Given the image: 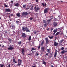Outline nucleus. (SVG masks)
<instances>
[{"mask_svg": "<svg viewBox=\"0 0 67 67\" xmlns=\"http://www.w3.org/2000/svg\"><path fill=\"white\" fill-rule=\"evenodd\" d=\"M40 46H39L38 47V49H40Z\"/></svg>", "mask_w": 67, "mask_h": 67, "instance_id": "obj_48", "label": "nucleus"}, {"mask_svg": "<svg viewBox=\"0 0 67 67\" xmlns=\"http://www.w3.org/2000/svg\"><path fill=\"white\" fill-rule=\"evenodd\" d=\"M44 43V40H43L41 42V43L40 45L41 46H43V44Z\"/></svg>", "mask_w": 67, "mask_h": 67, "instance_id": "obj_10", "label": "nucleus"}, {"mask_svg": "<svg viewBox=\"0 0 67 67\" xmlns=\"http://www.w3.org/2000/svg\"><path fill=\"white\" fill-rule=\"evenodd\" d=\"M13 62L14 63H17V62L16 61V60L15 59H14L13 60Z\"/></svg>", "mask_w": 67, "mask_h": 67, "instance_id": "obj_16", "label": "nucleus"}, {"mask_svg": "<svg viewBox=\"0 0 67 67\" xmlns=\"http://www.w3.org/2000/svg\"><path fill=\"white\" fill-rule=\"evenodd\" d=\"M4 5L5 6V7H7V5H6V4H4Z\"/></svg>", "mask_w": 67, "mask_h": 67, "instance_id": "obj_43", "label": "nucleus"}, {"mask_svg": "<svg viewBox=\"0 0 67 67\" xmlns=\"http://www.w3.org/2000/svg\"><path fill=\"white\" fill-rule=\"evenodd\" d=\"M31 36H30L29 37V41H30L31 40Z\"/></svg>", "mask_w": 67, "mask_h": 67, "instance_id": "obj_29", "label": "nucleus"}, {"mask_svg": "<svg viewBox=\"0 0 67 67\" xmlns=\"http://www.w3.org/2000/svg\"><path fill=\"white\" fill-rule=\"evenodd\" d=\"M20 59H18V62H19V61H20Z\"/></svg>", "mask_w": 67, "mask_h": 67, "instance_id": "obj_47", "label": "nucleus"}, {"mask_svg": "<svg viewBox=\"0 0 67 67\" xmlns=\"http://www.w3.org/2000/svg\"><path fill=\"white\" fill-rule=\"evenodd\" d=\"M48 55V53H47L46 54V55Z\"/></svg>", "mask_w": 67, "mask_h": 67, "instance_id": "obj_57", "label": "nucleus"}, {"mask_svg": "<svg viewBox=\"0 0 67 67\" xmlns=\"http://www.w3.org/2000/svg\"><path fill=\"white\" fill-rule=\"evenodd\" d=\"M66 52H67V50H63L61 51V53L62 54H64Z\"/></svg>", "mask_w": 67, "mask_h": 67, "instance_id": "obj_6", "label": "nucleus"}, {"mask_svg": "<svg viewBox=\"0 0 67 67\" xmlns=\"http://www.w3.org/2000/svg\"><path fill=\"white\" fill-rule=\"evenodd\" d=\"M57 54V52H56L54 54V57H56Z\"/></svg>", "mask_w": 67, "mask_h": 67, "instance_id": "obj_26", "label": "nucleus"}, {"mask_svg": "<svg viewBox=\"0 0 67 67\" xmlns=\"http://www.w3.org/2000/svg\"><path fill=\"white\" fill-rule=\"evenodd\" d=\"M40 10V8L38 7L35 6L34 8V10L35 11V12H38V11H39Z\"/></svg>", "mask_w": 67, "mask_h": 67, "instance_id": "obj_2", "label": "nucleus"}, {"mask_svg": "<svg viewBox=\"0 0 67 67\" xmlns=\"http://www.w3.org/2000/svg\"><path fill=\"white\" fill-rule=\"evenodd\" d=\"M19 4L18 3H16L15 4V6L16 7H19Z\"/></svg>", "mask_w": 67, "mask_h": 67, "instance_id": "obj_21", "label": "nucleus"}, {"mask_svg": "<svg viewBox=\"0 0 67 67\" xmlns=\"http://www.w3.org/2000/svg\"><path fill=\"white\" fill-rule=\"evenodd\" d=\"M53 17H54L52 15L50 17V18L51 19H53Z\"/></svg>", "mask_w": 67, "mask_h": 67, "instance_id": "obj_36", "label": "nucleus"}, {"mask_svg": "<svg viewBox=\"0 0 67 67\" xmlns=\"http://www.w3.org/2000/svg\"><path fill=\"white\" fill-rule=\"evenodd\" d=\"M12 28L15 29V26H14L13 24L11 26Z\"/></svg>", "mask_w": 67, "mask_h": 67, "instance_id": "obj_22", "label": "nucleus"}, {"mask_svg": "<svg viewBox=\"0 0 67 67\" xmlns=\"http://www.w3.org/2000/svg\"><path fill=\"white\" fill-rule=\"evenodd\" d=\"M53 25L54 26H56L57 25V23L56 22H53Z\"/></svg>", "mask_w": 67, "mask_h": 67, "instance_id": "obj_11", "label": "nucleus"}, {"mask_svg": "<svg viewBox=\"0 0 67 67\" xmlns=\"http://www.w3.org/2000/svg\"><path fill=\"white\" fill-rule=\"evenodd\" d=\"M43 23H46V21L45 20H43Z\"/></svg>", "mask_w": 67, "mask_h": 67, "instance_id": "obj_44", "label": "nucleus"}, {"mask_svg": "<svg viewBox=\"0 0 67 67\" xmlns=\"http://www.w3.org/2000/svg\"><path fill=\"white\" fill-rule=\"evenodd\" d=\"M52 57V55H50L49 56L50 58H51V57Z\"/></svg>", "mask_w": 67, "mask_h": 67, "instance_id": "obj_52", "label": "nucleus"}, {"mask_svg": "<svg viewBox=\"0 0 67 67\" xmlns=\"http://www.w3.org/2000/svg\"><path fill=\"white\" fill-rule=\"evenodd\" d=\"M26 9H29V8H26Z\"/></svg>", "mask_w": 67, "mask_h": 67, "instance_id": "obj_54", "label": "nucleus"}, {"mask_svg": "<svg viewBox=\"0 0 67 67\" xmlns=\"http://www.w3.org/2000/svg\"><path fill=\"white\" fill-rule=\"evenodd\" d=\"M48 37L50 39H52L54 37V36H52L50 37V36H49Z\"/></svg>", "mask_w": 67, "mask_h": 67, "instance_id": "obj_30", "label": "nucleus"}, {"mask_svg": "<svg viewBox=\"0 0 67 67\" xmlns=\"http://www.w3.org/2000/svg\"><path fill=\"white\" fill-rule=\"evenodd\" d=\"M20 13H18L16 14V16L18 17H20Z\"/></svg>", "mask_w": 67, "mask_h": 67, "instance_id": "obj_15", "label": "nucleus"}, {"mask_svg": "<svg viewBox=\"0 0 67 67\" xmlns=\"http://www.w3.org/2000/svg\"><path fill=\"white\" fill-rule=\"evenodd\" d=\"M59 32V34H60V35H61L63 34V33L61 31Z\"/></svg>", "mask_w": 67, "mask_h": 67, "instance_id": "obj_25", "label": "nucleus"}, {"mask_svg": "<svg viewBox=\"0 0 67 67\" xmlns=\"http://www.w3.org/2000/svg\"><path fill=\"white\" fill-rule=\"evenodd\" d=\"M8 40H9V42H11L12 40V39H11L10 38H8Z\"/></svg>", "mask_w": 67, "mask_h": 67, "instance_id": "obj_34", "label": "nucleus"}, {"mask_svg": "<svg viewBox=\"0 0 67 67\" xmlns=\"http://www.w3.org/2000/svg\"><path fill=\"white\" fill-rule=\"evenodd\" d=\"M5 47L4 46V45H3V46H2V48H4Z\"/></svg>", "mask_w": 67, "mask_h": 67, "instance_id": "obj_45", "label": "nucleus"}, {"mask_svg": "<svg viewBox=\"0 0 67 67\" xmlns=\"http://www.w3.org/2000/svg\"><path fill=\"white\" fill-rule=\"evenodd\" d=\"M37 32H35L34 33V34H36Z\"/></svg>", "mask_w": 67, "mask_h": 67, "instance_id": "obj_50", "label": "nucleus"}, {"mask_svg": "<svg viewBox=\"0 0 67 67\" xmlns=\"http://www.w3.org/2000/svg\"><path fill=\"white\" fill-rule=\"evenodd\" d=\"M8 32L7 31H6L5 32V34H7V33Z\"/></svg>", "mask_w": 67, "mask_h": 67, "instance_id": "obj_59", "label": "nucleus"}, {"mask_svg": "<svg viewBox=\"0 0 67 67\" xmlns=\"http://www.w3.org/2000/svg\"><path fill=\"white\" fill-rule=\"evenodd\" d=\"M10 6H11V7H12V6H13V4H10Z\"/></svg>", "mask_w": 67, "mask_h": 67, "instance_id": "obj_61", "label": "nucleus"}, {"mask_svg": "<svg viewBox=\"0 0 67 67\" xmlns=\"http://www.w3.org/2000/svg\"><path fill=\"white\" fill-rule=\"evenodd\" d=\"M30 20H32L33 19V18L32 17H30L29 18Z\"/></svg>", "mask_w": 67, "mask_h": 67, "instance_id": "obj_40", "label": "nucleus"}, {"mask_svg": "<svg viewBox=\"0 0 67 67\" xmlns=\"http://www.w3.org/2000/svg\"><path fill=\"white\" fill-rule=\"evenodd\" d=\"M16 22L17 23H18L19 22V21H16Z\"/></svg>", "mask_w": 67, "mask_h": 67, "instance_id": "obj_53", "label": "nucleus"}, {"mask_svg": "<svg viewBox=\"0 0 67 67\" xmlns=\"http://www.w3.org/2000/svg\"><path fill=\"white\" fill-rule=\"evenodd\" d=\"M53 28H51V29H50V31L51 32H52V30H53Z\"/></svg>", "mask_w": 67, "mask_h": 67, "instance_id": "obj_37", "label": "nucleus"}, {"mask_svg": "<svg viewBox=\"0 0 67 67\" xmlns=\"http://www.w3.org/2000/svg\"><path fill=\"white\" fill-rule=\"evenodd\" d=\"M52 20L51 19H49L48 20H47V22L48 23H49L51 22V21Z\"/></svg>", "mask_w": 67, "mask_h": 67, "instance_id": "obj_31", "label": "nucleus"}, {"mask_svg": "<svg viewBox=\"0 0 67 67\" xmlns=\"http://www.w3.org/2000/svg\"><path fill=\"white\" fill-rule=\"evenodd\" d=\"M26 5L25 4V5H24L23 6V8H25L26 7Z\"/></svg>", "mask_w": 67, "mask_h": 67, "instance_id": "obj_39", "label": "nucleus"}, {"mask_svg": "<svg viewBox=\"0 0 67 67\" xmlns=\"http://www.w3.org/2000/svg\"><path fill=\"white\" fill-rule=\"evenodd\" d=\"M47 51L48 53H50L51 52V49H47Z\"/></svg>", "mask_w": 67, "mask_h": 67, "instance_id": "obj_24", "label": "nucleus"}, {"mask_svg": "<svg viewBox=\"0 0 67 67\" xmlns=\"http://www.w3.org/2000/svg\"><path fill=\"white\" fill-rule=\"evenodd\" d=\"M11 3H13V1H11Z\"/></svg>", "mask_w": 67, "mask_h": 67, "instance_id": "obj_51", "label": "nucleus"}, {"mask_svg": "<svg viewBox=\"0 0 67 67\" xmlns=\"http://www.w3.org/2000/svg\"><path fill=\"white\" fill-rule=\"evenodd\" d=\"M32 51H34V50H36L35 49H34V48H31Z\"/></svg>", "mask_w": 67, "mask_h": 67, "instance_id": "obj_41", "label": "nucleus"}, {"mask_svg": "<svg viewBox=\"0 0 67 67\" xmlns=\"http://www.w3.org/2000/svg\"><path fill=\"white\" fill-rule=\"evenodd\" d=\"M64 40L63 39L61 40H60V41H59V43H62L63 42H64Z\"/></svg>", "mask_w": 67, "mask_h": 67, "instance_id": "obj_27", "label": "nucleus"}, {"mask_svg": "<svg viewBox=\"0 0 67 67\" xmlns=\"http://www.w3.org/2000/svg\"><path fill=\"white\" fill-rule=\"evenodd\" d=\"M32 67H36V66H32Z\"/></svg>", "mask_w": 67, "mask_h": 67, "instance_id": "obj_64", "label": "nucleus"}, {"mask_svg": "<svg viewBox=\"0 0 67 67\" xmlns=\"http://www.w3.org/2000/svg\"><path fill=\"white\" fill-rule=\"evenodd\" d=\"M58 34H59V32H57L56 33L55 35V36H57V35H58Z\"/></svg>", "mask_w": 67, "mask_h": 67, "instance_id": "obj_33", "label": "nucleus"}, {"mask_svg": "<svg viewBox=\"0 0 67 67\" xmlns=\"http://www.w3.org/2000/svg\"><path fill=\"white\" fill-rule=\"evenodd\" d=\"M8 67H11L10 64H9L8 65Z\"/></svg>", "mask_w": 67, "mask_h": 67, "instance_id": "obj_49", "label": "nucleus"}, {"mask_svg": "<svg viewBox=\"0 0 67 67\" xmlns=\"http://www.w3.org/2000/svg\"><path fill=\"white\" fill-rule=\"evenodd\" d=\"M50 55H52V53H51L50 54Z\"/></svg>", "mask_w": 67, "mask_h": 67, "instance_id": "obj_60", "label": "nucleus"}, {"mask_svg": "<svg viewBox=\"0 0 67 67\" xmlns=\"http://www.w3.org/2000/svg\"><path fill=\"white\" fill-rule=\"evenodd\" d=\"M22 30L24 32L26 31V32H30V31L29 30L28 28L27 27L25 28L24 27H22Z\"/></svg>", "mask_w": 67, "mask_h": 67, "instance_id": "obj_1", "label": "nucleus"}, {"mask_svg": "<svg viewBox=\"0 0 67 67\" xmlns=\"http://www.w3.org/2000/svg\"><path fill=\"white\" fill-rule=\"evenodd\" d=\"M33 6H32V7H31L30 9L31 10H33Z\"/></svg>", "mask_w": 67, "mask_h": 67, "instance_id": "obj_32", "label": "nucleus"}, {"mask_svg": "<svg viewBox=\"0 0 67 67\" xmlns=\"http://www.w3.org/2000/svg\"><path fill=\"white\" fill-rule=\"evenodd\" d=\"M49 10V8H46L44 10V13H47L48 12V10Z\"/></svg>", "mask_w": 67, "mask_h": 67, "instance_id": "obj_4", "label": "nucleus"}, {"mask_svg": "<svg viewBox=\"0 0 67 67\" xmlns=\"http://www.w3.org/2000/svg\"><path fill=\"white\" fill-rule=\"evenodd\" d=\"M47 24L46 23H45V24L44 25V27H46L47 26Z\"/></svg>", "mask_w": 67, "mask_h": 67, "instance_id": "obj_28", "label": "nucleus"}, {"mask_svg": "<svg viewBox=\"0 0 67 67\" xmlns=\"http://www.w3.org/2000/svg\"><path fill=\"white\" fill-rule=\"evenodd\" d=\"M42 63L43 64H44L45 65H46V63L44 60V59H42Z\"/></svg>", "mask_w": 67, "mask_h": 67, "instance_id": "obj_13", "label": "nucleus"}, {"mask_svg": "<svg viewBox=\"0 0 67 67\" xmlns=\"http://www.w3.org/2000/svg\"><path fill=\"white\" fill-rule=\"evenodd\" d=\"M11 16H13V14H11L10 15Z\"/></svg>", "mask_w": 67, "mask_h": 67, "instance_id": "obj_46", "label": "nucleus"}, {"mask_svg": "<svg viewBox=\"0 0 67 67\" xmlns=\"http://www.w3.org/2000/svg\"><path fill=\"white\" fill-rule=\"evenodd\" d=\"M28 13L26 12H23L22 13V15H27L28 14Z\"/></svg>", "mask_w": 67, "mask_h": 67, "instance_id": "obj_5", "label": "nucleus"}, {"mask_svg": "<svg viewBox=\"0 0 67 67\" xmlns=\"http://www.w3.org/2000/svg\"><path fill=\"white\" fill-rule=\"evenodd\" d=\"M4 66V65L0 64V66H1V67H3Z\"/></svg>", "mask_w": 67, "mask_h": 67, "instance_id": "obj_35", "label": "nucleus"}, {"mask_svg": "<svg viewBox=\"0 0 67 67\" xmlns=\"http://www.w3.org/2000/svg\"><path fill=\"white\" fill-rule=\"evenodd\" d=\"M22 63V60H20V62H18V66H19L21 65V64Z\"/></svg>", "mask_w": 67, "mask_h": 67, "instance_id": "obj_8", "label": "nucleus"}, {"mask_svg": "<svg viewBox=\"0 0 67 67\" xmlns=\"http://www.w3.org/2000/svg\"><path fill=\"white\" fill-rule=\"evenodd\" d=\"M5 10L7 12H10L11 11L10 9H5Z\"/></svg>", "mask_w": 67, "mask_h": 67, "instance_id": "obj_12", "label": "nucleus"}, {"mask_svg": "<svg viewBox=\"0 0 67 67\" xmlns=\"http://www.w3.org/2000/svg\"><path fill=\"white\" fill-rule=\"evenodd\" d=\"M49 28H47V30H49Z\"/></svg>", "mask_w": 67, "mask_h": 67, "instance_id": "obj_63", "label": "nucleus"}, {"mask_svg": "<svg viewBox=\"0 0 67 67\" xmlns=\"http://www.w3.org/2000/svg\"><path fill=\"white\" fill-rule=\"evenodd\" d=\"M38 55H39V54L38 53H37L35 54V56H38Z\"/></svg>", "mask_w": 67, "mask_h": 67, "instance_id": "obj_42", "label": "nucleus"}, {"mask_svg": "<svg viewBox=\"0 0 67 67\" xmlns=\"http://www.w3.org/2000/svg\"><path fill=\"white\" fill-rule=\"evenodd\" d=\"M41 4H42V5L43 6V7H44V6H46L47 5H46V3H45V4H44V3H42Z\"/></svg>", "mask_w": 67, "mask_h": 67, "instance_id": "obj_19", "label": "nucleus"}, {"mask_svg": "<svg viewBox=\"0 0 67 67\" xmlns=\"http://www.w3.org/2000/svg\"><path fill=\"white\" fill-rule=\"evenodd\" d=\"M21 35V37H23L24 38H25L27 36L26 34L25 33H22Z\"/></svg>", "mask_w": 67, "mask_h": 67, "instance_id": "obj_3", "label": "nucleus"}, {"mask_svg": "<svg viewBox=\"0 0 67 67\" xmlns=\"http://www.w3.org/2000/svg\"><path fill=\"white\" fill-rule=\"evenodd\" d=\"M8 50H10V51H12V50H13V49H14V48L13 47H10L8 48Z\"/></svg>", "mask_w": 67, "mask_h": 67, "instance_id": "obj_9", "label": "nucleus"}, {"mask_svg": "<svg viewBox=\"0 0 67 67\" xmlns=\"http://www.w3.org/2000/svg\"><path fill=\"white\" fill-rule=\"evenodd\" d=\"M41 50H42V51H44L45 48L43 47H41Z\"/></svg>", "mask_w": 67, "mask_h": 67, "instance_id": "obj_20", "label": "nucleus"}, {"mask_svg": "<svg viewBox=\"0 0 67 67\" xmlns=\"http://www.w3.org/2000/svg\"><path fill=\"white\" fill-rule=\"evenodd\" d=\"M36 1L37 2H38V0H36Z\"/></svg>", "mask_w": 67, "mask_h": 67, "instance_id": "obj_56", "label": "nucleus"}, {"mask_svg": "<svg viewBox=\"0 0 67 67\" xmlns=\"http://www.w3.org/2000/svg\"><path fill=\"white\" fill-rule=\"evenodd\" d=\"M45 39L46 42V44H48V43L49 42V41L48 38H46Z\"/></svg>", "mask_w": 67, "mask_h": 67, "instance_id": "obj_7", "label": "nucleus"}, {"mask_svg": "<svg viewBox=\"0 0 67 67\" xmlns=\"http://www.w3.org/2000/svg\"><path fill=\"white\" fill-rule=\"evenodd\" d=\"M22 54H23V55L24 56V55H25V54L24 53H22Z\"/></svg>", "mask_w": 67, "mask_h": 67, "instance_id": "obj_55", "label": "nucleus"}, {"mask_svg": "<svg viewBox=\"0 0 67 67\" xmlns=\"http://www.w3.org/2000/svg\"><path fill=\"white\" fill-rule=\"evenodd\" d=\"M57 29H56L55 30H54L53 31V32H54V33L53 34V35H54L55 34V33L57 32Z\"/></svg>", "mask_w": 67, "mask_h": 67, "instance_id": "obj_17", "label": "nucleus"}, {"mask_svg": "<svg viewBox=\"0 0 67 67\" xmlns=\"http://www.w3.org/2000/svg\"><path fill=\"white\" fill-rule=\"evenodd\" d=\"M21 52L22 53H25V51L24 50V48H23L21 49Z\"/></svg>", "mask_w": 67, "mask_h": 67, "instance_id": "obj_18", "label": "nucleus"}, {"mask_svg": "<svg viewBox=\"0 0 67 67\" xmlns=\"http://www.w3.org/2000/svg\"><path fill=\"white\" fill-rule=\"evenodd\" d=\"M51 67H54V66L53 65H51Z\"/></svg>", "mask_w": 67, "mask_h": 67, "instance_id": "obj_62", "label": "nucleus"}, {"mask_svg": "<svg viewBox=\"0 0 67 67\" xmlns=\"http://www.w3.org/2000/svg\"><path fill=\"white\" fill-rule=\"evenodd\" d=\"M64 47H62L61 48V50L62 51L63 50H64Z\"/></svg>", "mask_w": 67, "mask_h": 67, "instance_id": "obj_38", "label": "nucleus"}, {"mask_svg": "<svg viewBox=\"0 0 67 67\" xmlns=\"http://www.w3.org/2000/svg\"><path fill=\"white\" fill-rule=\"evenodd\" d=\"M18 45H21V44L22 43V41H20L19 42H18Z\"/></svg>", "mask_w": 67, "mask_h": 67, "instance_id": "obj_23", "label": "nucleus"}, {"mask_svg": "<svg viewBox=\"0 0 67 67\" xmlns=\"http://www.w3.org/2000/svg\"><path fill=\"white\" fill-rule=\"evenodd\" d=\"M28 55H30V56H31V54H28Z\"/></svg>", "mask_w": 67, "mask_h": 67, "instance_id": "obj_58", "label": "nucleus"}, {"mask_svg": "<svg viewBox=\"0 0 67 67\" xmlns=\"http://www.w3.org/2000/svg\"><path fill=\"white\" fill-rule=\"evenodd\" d=\"M54 46H57L58 44V42L57 43L55 42H54Z\"/></svg>", "mask_w": 67, "mask_h": 67, "instance_id": "obj_14", "label": "nucleus"}]
</instances>
